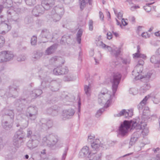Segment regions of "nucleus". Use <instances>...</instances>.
<instances>
[{"label": "nucleus", "instance_id": "nucleus-1", "mask_svg": "<svg viewBox=\"0 0 160 160\" xmlns=\"http://www.w3.org/2000/svg\"><path fill=\"white\" fill-rule=\"evenodd\" d=\"M121 74L118 72L114 73L111 79L112 83V95L108 93V90L103 88L98 94V101L99 104L104 105L106 108L108 107L112 102V99L114 97L122 77Z\"/></svg>", "mask_w": 160, "mask_h": 160}, {"label": "nucleus", "instance_id": "nucleus-2", "mask_svg": "<svg viewBox=\"0 0 160 160\" xmlns=\"http://www.w3.org/2000/svg\"><path fill=\"white\" fill-rule=\"evenodd\" d=\"M147 125L146 122H145L141 121L140 124H138L135 121L124 120L119 127L118 134L124 136L126 135L130 128L131 129L142 130L140 132L143 135H147L149 132L148 128L146 127Z\"/></svg>", "mask_w": 160, "mask_h": 160}, {"label": "nucleus", "instance_id": "nucleus-3", "mask_svg": "<svg viewBox=\"0 0 160 160\" xmlns=\"http://www.w3.org/2000/svg\"><path fill=\"white\" fill-rule=\"evenodd\" d=\"M142 66H138L136 65L134 68V70L132 72V74L134 75L136 73H137V74L135 75V78L136 80L141 79L144 78L147 80H148L149 78H154L155 76H151L152 73L151 72H148L147 74L144 76H141L140 75V73L142 72Z\"/></svg>", "mask_w": 160, "mask_h": 160}, {"label": "nucleus", "instance_id": "nucleus-4", "mask_svg": "<svg viewBox=\"0 0 160 160\" xmlns=\"http://www.w3.org/2000/svg\"><path fill=\"white\" fill-rule=\"evenodd\" d=\"M59 138L57 136L52 134L43 137L42 139V142L44 144L52 148L57 143H58Z\"/></svg>", "mask_w": 160, "mask_h": 160}, {"label": "nucleus", "instance_id": "nucleus-5", "mask_svg": "<svg viewBox=\"0 0 160 160\" xmlns=\"http://www.w3.org/2000/svg\"><path fill=\"white\" fill-rule=\"evenodd\" d=\"M23 132L20 129L18 130L15 133L13 138V143L15 147L18 148L23 143L24 136L22 135Z\"/></svg>", "mask_w": 160, "mask_h": 160}, {"label": "nucleus", "instance_id": "nucleus-6", "mask_svg": "<svg viewBox=\"0 0 160 160\" xmlns=\"http://www.w3.org/2000/svg\"><path fill=\"white\" fill-rule=\"evenodd\" d=\"M7 13L8 19L10 22L13 24L18 23L20 22L21 19L19 15L15 12L13 9L8 10Z\"/></svg>", "mask_w": 160, "mask_h": 160}, {"label": "nucleus", "instance_id": "nucleus-7", "mask_svg": "<svg viewBox=\"0 0 160 160\" xmlns=\"http://www.w3.org/2000/svg\"><path fill=\"white\" fill-rule=\"evenodd\" d=\"M19 89L18 87L14 85H10L9 87L8 90L6 93L4 98L6 99L8 98L13 97L16 98L18 96V92Z\"/></svg>", "mask_w": 160, "mask_h": 160}, {"label": "nucleus", "instance_id": "nucleus-8", "mask_svg": "<svg viewBox=\"0 0 160 160\" xmlns=\"http://www.w3.org/2000/svg\"><path fill=\"white\" fill-rule=\"evenodd\" d=\"M14 119L7 116H3L1 121V125L5 130H10L12 127Z\"/></svg>", "mask_w": 160, "mask_h": 160}, {"label": "nucleus", "instance_id": "nucleus-9", "mask_svg": "<svg viewBox=\"0 0 160 160\" xmlns=\"http://www.w3.org/2000/svg\"><path fill=\"white\" fill-rule=\"evenodd\" d=\"M38 114V109L35 106L28 107L26 111V115L31 120H34L36 118Z\"/></svg>", "mask_w": 160, "mask_h": 160}, {"label": "nucleus", "instance_id": "nucleus-10", "mask_svg": "<svg viewBox=\"0 0 160 160\" xmlns=\"http://www.w3.org/2000/svg\"><path fill=\"white\" fill-rule=\"evenodd\" d=\"M68 71L67 67L65 66L63 67L62 66H59L53 69V73L57 75H63L67 74Z\"/></svg>", "mask_w": 160, "mask_h": 160}, {"label": "nucleus", "instance_id": "nucleus-11", "mask_svg": "<svg viewBox=\"0 0 160 160\" xmlns=\"http://www.w3.org/2000/svg\"><path fill=\"white\" fill-rule=\"evenodd\" d=\"M38 138L33 139L31 138L27 143V146L30 149H32L37 147L39 143V141L40 139V136L38 135Z\"/></svg>", "mask_w": 160, "mask_h": 160}, {"label": "nucleus", "instance_id": "nucleus-12", "mask_svg": "<svg viewBox=\"0 0 160 160\" xmlns=\"http://www.w3.org/2000/svg\"><path fill=\"white\" fill-rule=\"evenodd\" d=\"M133 114V112L132 110L122 109L118 114H114L115 117H119L123 116L125 118H128L131 117Z\"/></svg>", "mask_w": 160, "mask_h": 160}, {"label": "nucleus", "instance_id": "nucleus-13", "mask_svg": "<svg viewBox=\"0 0 160 160\" xmlns=\"http://www.w3.org/2000/svg\"><path fill=\"white\" fill-rule=\"evenodd\" d=\"M45 10V8L42 5H37L32 10V13L35 16L38 17L42 14Z\"/></svg>", "mask_w": 160, "mask_h": 160}, {"label": "nucleus", "instance_id": "nucleus-14", "mask_svg": "<svg viewBox=\"0 0 160 160\" xmlns=\"http://www.w3.org/2000/svg\"><path fill=\"white\" fill-rule=\"evenodd\" d=\"M74 113L75 111L72 108L63 110L62 118L63 120L70 118L73 116Z\"/></svg>", "mask_w": 160, "mask_h": 160}, {"label": "nucleus", "instance_id": "nucleus-15", "mask_svg": "<svg viewBox=\"0 0 160 160\" xmlns=\"http://www.w3.org/2000/svg\"><path fill=\"white\" fill-rule=\"evenodd\" d=\"M55 3V0H43L42 5L45 10H48L54 5Z\"/></svg>", "mask_w": 160, "mask_h": 160}, {"label": "nucleus", "instance_id": "nucleus-16", "mask_svg": "<svg viewBox=\"0 0 160 160\" xmlns=\"http://www.w3.org/2000/svg\"><path fill=\"white\" fill-rule=\"evenodd\" d=\"M91 152H90L89 147L87 146H84L82 149L79 154V157L81 158L87 156L89 158V155L91 154Z\"/></svg>", "mask_w": 160, "mask_h": 160}, {"label": "nucleus", "instance_id": "nucleus-17", "mask_svg": "<svg viewBox=\"0 0 160 160\" xmlns=\"http://www.w3.org/2000/svg\"><path fill=\"white\" fill-rule=\"evenodd\" d=\"M11 28V26L5 22L0 24V32H1L2 34L8 32Z\"/></svg>", "mask_w": 160, "mask_h": 160}, {"label": "nucleus", "instance_id": "nucleus-18", "mask_svg": "<svg viewBox=\"0 0 160 160\" xmlns=\"http://www.w3.org/2000/svg\"><path fill=\"white\" fill-rule=\"evenodd\" d=\"M141 132L139 131L135 132L131 136L130 142H129V145L131 146L133 145L135 142L140 137Z\"/></svg>", "mask_w": 160, "mask_h": 160}, {"label": "nucleus", "instance_id": "nucleus-19", "mask_svg": "<svg viewBox=\"0 0 160 160\" xmlns=\"http://www.w3.org/2000/svg\"><path fill=\"white\" fill-rule=\"evenodd\" d=\"M58 46V44L57 43H55L53 44L47 48L46 50L45 53L48 55L53 53L57 49Z\"/></svg>", "mask_w": 160, "mask_h": 160}, {"label": "nucleus", "instance_id": "nucleus-20", "mask_svg": "<svg viewBox=\"0 0 160 160\" xmlns=\"http://www.w3.org/2000/svg\"><path fill=\"white\" fill-rule=\"evenodd\" d=\"M150 111L148 107H145L143 111L142 115V118L144 119L145 121L146 119L150 118Z\"/></svg>", "mask_w": 160, "mask_h": 160}, {"label": "nucleus", "instance_id": "nucleus-21", "mask_svg": "<svg viewBox=\"0 0 160 160\" xmlns=\"http://www.w3.org/2000/svg\"><path fill=\"white\" fill-rule=\"evenodd\" d=\"M149 98L151 97L152 98V100L154 103L158 104L160 102V93H157L155 94L153 93H152L150 95H149Z\"/></svg>", "mask_w": 160, "mask_h": 160}, {"label": "nucleus", "instance_id": "nucleus-22", "mask_svg": "<svg viewBox=\"0 0 160 160\" xmlns=\"http://www.w3.org/2000/svg\"><path fill=\"white\" fill-rule=\"evenodd\" d=\"M3 112L5 115L3 116H7L9 118L14 119V114L13 110L5 108L3 110Z\"/></svg>", "mask_w": 160, "mask_h": 160}, {"label": "nucleus", "instance_id": "nucleus-23", "mask_svg": "<svg viewBox=\"0 0 160 160\" xmlns=\"http://www.w3.org/2000/svg\"><path fill=\"white\" fill-rule=\"evenodd\" d=\"M149 95L146 96L137 106L138 108L139 112L142 110L144 106L146 104L147 101L149 98Z\"/></svg>", "mask_w": 160, "mask_h": 160}, {"label": "nucleus", "instance_id": "nucleus-24", "mask_svg": "<svg viewBox=\"0 0 160 160\" xmlns=\"http://www.w3.org/2000/svg\"><path fill=\"white\" fill-rule=\"evenodd\" d=\"M51 32L47 29H44L42 31L41 34L40 35L39 37L41 38H45L46 39L50 38Z\"/></svg>", "mask_w": 160, "mask_h": 160}, {"label": "nucleus", "instance_id": "nucleus-25", "mask_svg": "<svg viewBox=\"0 0 160 160\" xmlns=\"http://www.w3.org/2000/svg\"><path fill=\"white\" fill-rule=\"evenodd\" d=\"M4 51L6 62L12 60L14 56L13 52L9 51Z\"/></svg>", "mask_w": 160, "mask_h": 160}, {"label": "nucleus", "instance_id": "nucleus-26", "mask_svg": "<svg viewBox=\"0 0 160 160\" xmlns=\"http://www.w3.org/2000/svg\"><path fill=\"white\" fill-rule=\"evenodd\" d=\"M151 62L155 64L156 67H159L158 64H160V59L158 56L153 55L150 58Z\"/></svg>", "mask_w": 160, "mask_h": 160}, {"label": "nucleus", "instance_id": "nucleus-27", "mask_svg": "<svg viewBox=\"0 0 160 160\" xmlns=\"http://www.w3.org/2000/svg\"><path fill=\"white\" fill-rule=\"evenodd\" d=\"M59 86L56 81H53L51 82L49 88L52 91H57L59 90Z\"/></svg>", "mask_w": 160, "mask_h": 160}, {"label": "nucleus", "instance_id": "nucleus-28", "mask_svg": "<svg viewBox=\"0 0 160 160\" xmlns=\"http://www.w3.org/2000/svg\"><path fill=\"white\" fill-rule=\"evenodd\" d=\"M89 155V158H91V160H101V154L100 153H97L92 151Z\"/></svg>", "mask_w": 160, "mask_h": 160}, {"label": "nucleus", "instance_id": "nucleus-29", "mask_svg": "<svg viewBox=\"0 0 160 160\" xmlns=\"http://www.w3.org/2000/svg\"><path fill=\"white\" fill-rule=\"evenodd\" d=\"M52 19L54 22H57L59 21L61 18L62 16L61 15L58 14L56 12H53L52 11L49 14Z\"/></svg>", "mask_w": 160, "mask_h": 160}, {"label": "nucleus", "instance_id": "nucleus-30", "mask_svg": "<svg viewBox=\"0 0 160 160\" xmlns=\"http://www.w3.org/2000/svg\"><path fill=\"white\" fill-rule=\"evenodd\" d=\"M100 142L98 139H95L92 143H91V146L93 150L97 151L100 147Z\"/></svg>", "mask_w": 160, "mask_h": 160}, {"label": "nucleus", "instance_id": "nucleus-31", "mask_svg": "<svg viewBox=\"0 0 160 160\" xmlns=\"http://www.w3.org/2000/svg\"><path fill=\"white\" fill-rule=\"evenodd\" d=\"M31 96L32 98H36L40 95L42 93V91L41 89H35L32 91Z\"/></svg>", "mask_w": 160, "mask_h": 160}, {"label": "nucleus", "instance_id": "nucleus-32", "mask_svg": "<svg viewBox=\"0 0 160 160\" xmlns=\"http://www.w3.org/2000/svg\"><path fill=\"white\" fill-rule=\"evenodd\" d=\"M41 122L45 124L47 126H45V128H48V129L51 127L53 124L52 121L50 119H42L41 120Z\"/></svg>", "mask_w": 160, "mask_h": 160}, {"label": "nucleus", "instance_id": "nucleus-33", "mask_svg": "<svg viewBox=\"0 0 160 160\" xmlns=\"http://www.w3.org/2000/svg\"><path fill=\"white\" fill-rule=\"evenodd\" d=\"M97 46L100 47L102 48L105 49L106 50H108L109 52H110V53L113 50L111 47L106 45L103 43L102 41H98L97 42Z\"/></svg>", "mask_w": 160, "mask_h": 160}, {"label": "nucleus", "instance_id": "nucleus-34", "mask_svg": "<svg viewBox=\"0 0 160 160\" xmlns=\"http://www.w3.org/2000/svg\"><path fill=\"white\" fill-rule=\"evenodd\" d=\"M151 88L149 84L147 83L145 84L142 86L139 90L140 93L141 94H143L146 92L147 90H149Z\"/></svg>", "mask_w": 160, "mask_h": 160}, {"label": "nucleus", "instance_id": "nucleus-35", "mask_svg": "<svg viewBox=\"0 0 160 160\" xmlns=\"http://www.w3.org/2000/svg\"><path fill=\"white\" fill-rule=\"evenodd\" d=\"M52 11L53 12H56L58 14L62 15L63 14L64 12L63 8H59L57 6H55L52 10Z\"/></svg>", "mask_w": 160, "mask_h": 160}, {"label": "nucleus", "instance_id": "nucleus-36", "mask_svg": "<svg viewBox=\"0 0 160 160\" xmlns=\"http://www.w3.org/2000/svg\"><path fill=\"white\" fill-rule=\"evenodd\" d=\"M12 0H4L2 4L4 8H9L12 6Z\"/></svg>", "mask_w": 160, "mask_h": 160}, {"label": "nucleus", "instance_id": "nucleus-37", "mask_svg": "<svg viewBox=\"0 0 160 160\" xmlns=\"http://www.w3.org/2000/svg\"><path fill=\"white\" fill-rule=\"evenodd\" d=\"M20 124L21 127L20 129L19 130L21 129L23 131V129L25 128L28 126V121L25 119H22L21 121Z\"/></svg>", "mask_w": 160, "mask_h": 160}, {"label": "nucleus", "instance_id": "nucleus-38", "mask_svg": "<svg viewBox=\"0 0 160 160\" xmlns=\"http://www.w3.org/2000/svg\"><path fill=\"white\" fill-rule=\"evenodd\" d=\"M121 52L120 48H116L112 50L111 52V54L116 57H117L120 55Z\"/></svg>", "mask_w": 160, "mask_h": 160}, {"label": "nucleus", "instance_id": "nucleus-39", "mask_svg": "<svg viewBox=\"0 0 160 160\" xmlns=\"http://www.w3.org/2000/svg\"><path fill=\"white\" fill-rule=\"evenodd\" d=\"M91 84L89 83L88 85H85L84 86V89L86 94L88 96L90 95L91 92Z\"/></svg>", "mask_w": 160, "mask_h": 160}, {"label": "nucleus", "instance_id": "nucleus-40", "mask_svg": "<svg viewBox=\"0 0 160 160\" xmlns=\"http://www.w3.org/2000/svg\"><path fill=\"white\" fill-rule=\"evenodd\" d=\"M83 30L81 29H79L77 34V40L79 44L81 42V37L82 35Z\"/></svg>", "mask_w": 160, "mask_h": 160}, {"label": "nucleus", "instance_id": "nucleus-41", "mask_svg": "<svg viewBox=\"0 0 160 160\" xmlns=\"http://www.w3.org/2000/svg\"><path fill=\"white\" fill-rule=\"evenodd\" d=\"M4 51L0 52V63L6 62Z\"/></svg>", "mask_w": 160, "mask_h": 160}, {"label": "nucleus", "instance_id": "nucleus-42", "mask_svg": "<svg viewBox=\"0 0 160 160\" xmlns=\"http://www.w3.org/2000/svg\"><path fill=\"white\" fill-rule=\"evenodd\" d=\"M26 4L29 6H33L36 3V0H24Z\"/></svg>", "mask_w": 160, "mask_h": 160}, {"label": "nucleus", "instance_id": "nucleus-43", "mask_svg": "<svg viewBox=\"0 0 160 160\" xmlns=\"http://www.w3.org/2000/svg\"><path fill=\"white\" fill-rule=\"evenodd\" d=\"M42 55L43 53L42 52L35 51L34 52V55H33V58L36 59H38L42 57Z\"/></svg>", "mask_w": 160, "mask_h": 160}, {"label": "nucleus", "instance_id": "nucleus-44", "mask_svg": "<svg viewBox=\"0 0 160 160\" xmlns=\"http://www.w3.org/2000/svg\"><path fill=\"white\" fill-rule=\"evenodd\" d=\"M130 59L129 58H121V62L122 63L125 65L129 64L130 62Z\"/></svg>", "mask_w": 160, "mask_h": 160}, {"label": "nucleus", "instance_id": "nucleus-45", "mask_svg": "<svg viewBox=\"0 0 160 160\" xmlns=\"http://www.w3.org/2000/svg\"><path fill=\"white\" fill-rule=\"evenodd\" d=\"M134 58H140L143 59H145L146 56L144 54H141L140 53H135L133 54Z\"/></svg>", "mask_w": 160, "mask_h": 160}, {"label": "nucleus", "instance_id": "nucleus-46", "mask_svg": "<svg viewBox=\"0 0 160 160\" xmlns=\"http://www.w3.org/2000/svg\"><path fill=\"white\" fill-rule=\"evenodd\" d=\"M63 80L65 81H72L73 80L72 76L71 75L65 76L63 78Z\"/></svg>", "mask_w": 160, "mask_h": 160}, {"label": "nucleus", "instance_id": "nucleus-47", "mask_svg": "<svg viewBox=\"0 0 160 160\" xmlns=\"http://www.w3.org/2000/svg\"><path fill=\"white\" fill-rule=\"evenodd\" d=\"M5 42L4 38L2 36H0V48L3 47Z\"/></svg>", "mask_w": 160, "mask_h": 160}, {"label": "nucleus", "instance_id": "nucleus-48", "mask_svg": "<svg viewBox=\"0 0 160 160\" xmlns=\"http://www.w3.org/2000/svg\"><path fill=\"white\" fill-rule=\"evenodd\" d=\"M153 3H147L146 4V6H144L143 7L144 9L147 12H149L151 10V8L149 6V5H152Z\"/></svg>", "mask_w": 160, "mask_h": 160}, {"label": "nucleus", "instance_id": "nucleus-49", "mask_svg": "<svg viewBox=\"0 0 160 160\" xmlns=\"http://www.w3.org/2000/svg\"><path fill=\"white\" fill-rule=\"evenodd\" d=\"M80 4V8L81 10L83 9L86 5L85 0H79Z\"/></svg>", "mask_w": 160, "mask_h": 160}, {"label": "nucleus", "instance_id": "nucleus-50", "mask_svg": "<svg viewBox=\"0 0 160 160\" xmlns=\"http://www.w3.org/2000/svg\"><path fill=\"white\" fill-rule=\"evenodd\" d=\"M32 133V129L30 128H27V137L28 138H31Z\"/></svg>", "mask_w": 160, "mask_h": 160}, {"label": "nucleus", "instance_id": "nucleus-51", "mask_svg": "<svg viewBox=\"0 0 160 160\" xmlns=\"http://www.w3.org/2000/svg\"><path fill=\"white\" fill-rule=\"evenodd\" d=\"M37 42V38L35 36H33L31 38V43L32 45L36 44Z\"/></svg>", "mask_w": 160, "mask_h": 160}, {"label": "nucleus", "instance_id": "nucleus-52", "mask_svg": "<svg viewBox=\"0 0 160 160\" xmlns=\"http://www.w3.org/2000/svg\"><path fill=\"white\" fill-rule=\"evenodd\" d=\"M104 110L103 108H102L98 111L96 114V117L97 118L99 117L101 115L102 112L104 111Z\"/></svg>", "mask_w": 160, "mask_h": 160}, {"label": "nucleus", "instance_id": "nucleus-53", "mask_svg": "<svg viewBox=\"0 0 160 160\" xmlns=\"http://www.w3.org/2000/svg\"><path fill=\"white\" fill-rule=\"evenodd\" d=\"M68 150V148L66 147L65 149L64 152L62 156V160H64L66 158L67 154V152Z\"/></svg>", "mask_w": 160, "mask_h": 160}, {"label": "nucleus", "instance_id": "nucleus-54", "mask_svg": "<svg viewBox=\"0 0 160 160\" xmlns=\"http://www.w3.org/2000/svg\"><path fill=\"white\" fill-rule=\"evenodd\" d=\"M13 10L15 12L17 13H22L23 12V9L21 8H17V7H15L14 8V9Z\"/></svg>", "mask_w": 160, "mask_h": 160}, {"label": "nucleus", "instance_id": "nucleus-55", "mask_svg": "<svg viewBox=\"0 0 160 160\" xmlns=\"http://www.w3.org/2000/svg\"><path fill=\"white\" fill-rule=\"evenodd\" d=\"M129 93L131 94L135 95L137 93L138 91L135 88H131L129 90Z\"/></svg>", "mask_w": 160, "mask_h": 160}, {"label": "nucleus", "instance_id": "nucleus-56", "mask_svg": "<svg viewBox=\"0 0 160 160\" xmlns=\"http://www.w3.org/2000/svg\"><path fill=\"white\" fill-rule=\"evenodd\" d=\"M70 38V36L64 35L63 36L61 39V42H65L67 41V40Z\"/></svg>", "mask_w": 160, "mask_h": 160}, {"label": "nucleus", "instance_id": "nucleus-57", "mask_svg": "<svg viewBox=\"0 0 160 160\" xmlns=\"http://www.w3.org/2000/svg\"><path fill=\"white\" fill-rule=\"evenodd\" d=\"M93 22L91 20L89 21V30L90 31H92L93 29Z\"/></svg>", "mask_w": 160, "mask_h": 160}, {"label": "nucleus", "instance_id": "nucleus-58", "mask_svg": "<svg viewBox=\"0 0 160 160\" xmlns=\"http://www.w3.org/2000/svg\"><path fill=\"white\" fill-rule=\"evenodd\" d=\"M26 57L24 56L21 55L17 58V60L19 62L24 61Z\"/></svg>", "mask_w": 160, "mask_h": 160}, {"label": "nucleus", "instance_id": "nucleus-59", "mask_svg": "<svg viewBox=\"0 0 160 160\" xmlns=\"http://www.w3.org/2000/svg\"><path fill=\"white\" fill-rule=\"evenodd\" d=\"M39 125L40 127V128L41 129L46 130L48 129V128H45V126H47L45 124L43 123H41V122L39 124Z\"/></svg>", "mask_w": 160, "mask_h": 160}, {"label": "nucleus", "instance_id": "nucleus-60", "mask_svg": "<svg viewBox=\"0 0 160 160\" xmlns=\"http://www.w3.org/2000/svg\"><path fill=\"white\" fill-rule=\"evenodd\" d=\"M94 137L91 136H89L88 137V142H89L91 143H92V141L94 140Z\"/></svg>", "mask_w": 160, "mask_h": 160}, {"label": "nucleus", "instance_id": "nucleus-61", "mask_svg": "<svg viewBox=\"0 0 160 160\" xmlns=\"http://www.w3.org/2000/svg\"><path fill=\"white\" fill-rule=\"evenodd\" d=\"M5 95H6V94L5 93V91L4 90H0V96L5 99L4 98Z\"/></svg>", "mask_w": 160, "mask_h": 160}, {"label": "nucleus", "instance_id": "nucleus-62", "mask_svg": "<svg viewBox=\"0 0 160 160\" xmlns=\"http://www.w3.org/2000/svg\"><path fill=\"white\" fill-rule=\"evenodd\" d=\"M144 63V61L142 60V59H140L138 60V63L137 64V65H138V66H142L143 65Z\"/></svg>", "mask_w": 160, "mask_h": 160}, {"label": "nucleus", "instance_id": "nucleus-63", "mask_svg": "<svg viewBox=\"0 0 160 160\" xmlns=\"http://www.w3.org/2000/svg\"><path fill=\"white\" fill-rule=\"evenodd\" d=\"M18 101L19 103H20L21 102L22 103H25L27 102V100L26 99L21 98L20 99L18 100Z\"/></svg>", "mask_w": 160, "mask_h": 160}, {"label": "nucleus", "instance_id": "nucleus-64", "mask_svg": "<svg viewBox=\"0 0 160 160\" xmlns=\"http://www.w3.org/2000/svg\"><path fill=\"white\" fill-rule=\"evenodd\" d=\"M142 36L145 38H147L149 37V36L147 32H144L142 33Z\"/></svg>", "mask_w": 160, "mask_h": 160}]
</instances>
